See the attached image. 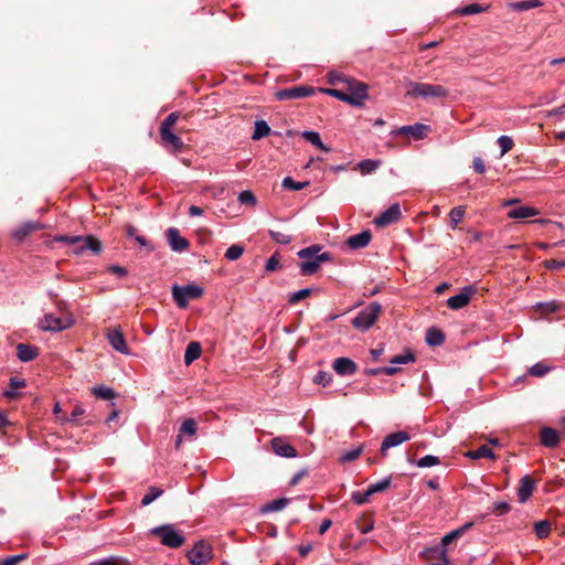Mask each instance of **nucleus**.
Returning a JSON list of instances; mask_svg holds the SVG:
<instances>
[{
  "label": "nucleus",
  "mask_w": 565,
  "mask_h": 565,
  "mask_svg": "<svg viewBox=\"0 0 565 565\" xmlns=\"http://www.w3.org/2000/svg\"><path fill=\"white\" fill-rule=\"evenodd\" d=\"M322 249L320 245H311L306 248L300 249L297 255L301 259L299 264L300 273L303 276H311L316 274L321 264L324 262H329L331 259V254L328 252H323L319 254Z\"/></svg>",
  "instance_id": "1"
},
{
  "label": "nucleus",
  "mask_w": 565,
  "mask_h": 565,
  "mask_svg": "<svg viewBox=\"0 0 565 565\" xmlns=\"http://www.w3.org/2000/svg\"><path fill=\"white\" fill-rule=\"evenodd\" d=\"M407 95L417 96L423 99L445 98L448 96V89L441 85L409 82Z\"/></svg>",
  "instance_id": "2"
},
{
  "label": "nucleus",
  "mask_w": 565,
  "mask_h": 565,
  "mask_svg": "<svg viewBox=\"0 0 565 565\" xmlns=\"http://www.w3.org/2000/svg\"><path fill=\"white\" fill-rule=\"evenodd\" d=\"M151 534L158 536L162 545L178 548L183 545L185 537L172 524H163L151 530Z\"/></svg>",
  "instance_id": "3"
},
{
  "label": "nucleus",
  "mask_w": 565,
  "mask_h": 565,
  "mask_svg": "<svg viewBox=\"0 0 565 565\" xmlns=\"http://www.w3.org/2000/svg\"><path fill=\"white\" fill-rule=\"evenodd\" d=\"M202 295L203 288L194 284L172 287V297L179 308H185L190 300L198 299Z\"/></svg>",
  "instance_id": "4"
},
{
  "label": "nucleus",
  "mask_w": 565,
  "mask_h": 565,
  "mask_svg": "<svg viewBox=\"0 0 565 565\" xmlns=\"http://www.w3.org/2000/svg\"><path fill=\"white\" fill-rule=\"evenodd\" d=\"M380 311L381 306L377 302L370 303L352 319V326L358 330L366 331L373 326Z\"/></svg>",
  "instance_id": "5"
},
{
  "label": "nucleus",
  "mask_w": 565,
  "mask_h": 565,
  "mask_svg": "<svg viewBox=\"0 0 565 565\" xmlns=\"http://www.w3.org/2000/svg\"><path fill=\"white\" fill-rule=\"evenodd\" d=\"M73 319L70 316L55 317L53 313H46L40 320L39 326L44 331H63L73 324Z\"/></svg>",
  "instance_id": "6"
},
{
  "label": "nucleus",
  "mask_w": 565,
  "mask_h": 565,
  "mask_svg": "<svg viewBox=\"0 0 565 565\" xmlns=\"http://www.w3.org/2000/svg\"><path fill=\"white\" fill-rule=\"evenodd\" d=\"M212 557V546L204 541L195 543L194 546L188 552V558L192 565H202L211 561Z\"/></svg>",
  "instance_id": "7"
},
{
  "label": "nucleus",
  "mask_w": 565,
  "mask_h": 565,
  "mask_svg": "<svg viewBox=\"0 0 565 565\" xmlns=\"http://www.w3.org/2000/svg\"><path fill=\"white\" fill-rule=\"evenodd\" d=\"M411 362H415V355H395L394 359L391 360L390 366H383V367H372L366 369L365 373L367 375H394L398 371L397 365L402 364H408Z\"/></svg>",
  "instance_id": "8"
},
{
  "label": "nucleus",
  "mask_w": 565,
  "mask_h": 565,
  "mask_svg": "<svg viewBox=\"0 0 565 565\" xmlns=\"http://www.w3.org/2000/svg\"><path fill=\"white\" fill-rule=\"evenodd\" d=\"M315 89L310 86H294L278 90L275 96L278 100L301 99L312 95Z\"/></svg>",
  "instance_id": "9"
},
{
  "label": "nucleus",
  "mask_w": 565,
  "mask_h": 565,
  "mask_svg": "<svg viewBox=\"0 0 565 565\" xmlns=\"http://www.w3.org/2000/svg\"><path fill=\"white\" fill-rule=\"evenodd\" d=\"M476 292V287L472 285L465 286L460 292H458L455 296H451L447 299V305L452 310H459L465 308L472 297V295Z\"/></svg>",
  "instance_id": "10"
},
{
  "label": "nucleus",
  "mask_w": 565,
  "mask_h": 565,
  "mask_svg": "<svg viewBox=\"0 0 565 565\" xmlns=\"http://www.w3.org/2000/svg\"><path fill=\"white\" fill-rule=\"evenodd\" d=\"M349 100L348 104L352 106H362L363 102L367 98V87L360 82L350 83L349 92L347 93Z\"/></svg>",
  "instance_id": "11"
},
{
  "label": "nucleus",
  "mask_w": 565,
  "mask_h": 565,
  "mask_svg": "<svg viewBox=\"0 0 565 565\" xmlns=\"http://www.w3.org/2000/svg\"><path fill=\"white\" fill-rule=\"evenodd\" d=\"M270 444L273 451L279 457L295 458L298 455L296 448L291 446L284 437L273 438Z\"/></svg>",
  "instance_id": "12"
},
{
  "label": "nucleus",
  "mask_w": 565,
  "mask_h": 565,
  "mask_svg": "<svg viewBox=\"0 0 565 565\" xmlns=\"http://www.w3.org/2000/svg\"><path fill=\"white\" fill-rule=\"evenodd\" d=\"M166 236L173 252L181 253L189 247L188 239L181 236L179 230L175 227H169L166 232Z\"/></svg>",
  "instance_id": "13"
},
{
  "label": "nucleus",
  "mask_w": 565,
  "mask_h": 565,
  "mask_svg": "<svg viewBox=\"0 0 565 565\" xmlns=\"http://www.w3.org/2000/svg\"><path fill=\"white\" fill-rule=\"evenodd\" d=\"M430 127L420 122H416L414 125L402 126L396 129L394 132L398 135H408L412 136L415 140L424 139L429 132Z\"/></svg>",
  "instance_id": "14"
},
{
  "label": "nucleus",
  "mask_w": 565,
  "mask_h": 565,
  "mask_svg": "<svg viewBox=\"0 0 565 565\" xmlns=\"http://www.w3.org/2000/svg\"><path fill=\"white\" fill-rule=\"evenodd\" d=\"M401 217V207L399 204L395 203L388 206L384 212H382L376 218L375 224L379 226H387Z\"/></svg>",
  "instance_id": "15"
},
{
  "label": "nucleus",
  "mask_w": 565,
  "mask_h": 565,
  "mask_svg": "<svg viewBox=\"0 0 565 565\" xmlns=\"http://www.w3.org/2000/svg\"><path fill=\"white\" fill-rule=\"evenodd\" d=\"M73 246L74 253L77 255L86 250H90L93 254H98L102 250L100 242L92 236H82V241H78Z\"/></svg>",
  "instance_id": "16"
},
{
  "label": "nucleus",
  "mask_w": 565,
  "mask_h": 565,
  "mask_svg": "<svg viewBox=\"0 0 565 565\" xmlns=\"http://www.w3.org/2000/svg\"><path fill=\"white\" fill-rule=\"evenodd\" d=\"M372 239V233L370 230H364L355 235H351L347 238V245L350 249L356 250L366 247Z\"/></svg>",
  "instance_id": "17"
},
{
  "label": "nucleus",
  "mask_w": 565,
  "mask_h": 565,
  "mask_svg": "<svg viewBox=\"0 0 565 565\" xmlns=\"http://www.w3.org/2000/svg\"><path fill=\"white\" fill-rule=\"evenodd\" d=\"M534 488L535 480L529 475L523 476L520 480V486L518 490L519 501L521 503L526 502L532 495Z\"/></svg>",
  "instance_id": "18"
},
{
  "label": "nucleus",
  "mask_w": 565,
  "mask_h": 565,
  "mask_svg": "<svg viewBox=\"0 0 565 565\" xmlns=\"http://www.w3.org/2000/svg\"><path fill=\"white\" fill-rule=\"evenodd\" d=\"M409 439V435L406 431L399 430L387 435L381 445V451L384 452L390 448L399 446L404 441Z\"/></svg>",
  "instance_id": "19"
},
{
  "label": "nucleus",
  "mask_w": 565,
  "mask_h": 565,
  "mask_svg": "<svg viewBox=\"0 0 565 565\" xmlns=\"http://www.w3.org/2000/svg\"><path fill=\"white\" fill-rule=\"evenodd\" d=\"M107 340L115 351L119 353H127V344L120 330H109L107 332Z\"/></svg>",
  "instance_id": "20"
},
{
  "label": "nucleus",
  "mask_w": 565,
  "mask_h": 565,
  "mask_svg": "<svg viewBox=\"0 0 565 565\" xmlns=\"http://www.w3.org/2000/svg\"><path fill=\"white\" fill-rule=\"evenodd\" d=\"M333 369L339 375H352L355 370V363L348 358H339L333 362Z\"/></svg>",
  "instance_id": "21"
},
{
  "label": "nucleus",
  "mask_w": 565,
  "mask_h": 565,
  "mask_svg": "<svg viewBox=\"0 0 565 565\" xmlns=\"http://www.w3.org/2000/svg\"><path fill=\"white\" fill-rule=\"evenodd\" d=\"M537 214H539V210H536L535 207L529 206V205H522V206L511 209L508 212V217L522 220V218L535 216Z\"/></svg>",
  "instance_id": "22"
},
{
  "label": "nucleus",
  "mask_w": 565,
  "mask_h": 565,
  "mask_svg": "<svg viewBox=\"0 0 565 565\" xmlns=\"http://www.w3.org/2000/svg\"><path fill=\"white\" fill-rule=\"evenodd\" d=\"M559 443L558 433L550 427H544L541 430V444L548 448H554Z\"/></svg>",
  "instance_id": "23"
},
{
  "label": "nucleus",
  "mask_w": 565,
  "mask_h": 565,
  "mask_svg": "<svg viewBox=\"0 0 565 565\" xmlns=\"http://www.w3.org/2000/svg\"><path fill=\"white\" fill-rule=\"evenodd\" d=\"M42 225L39 222H26L13 232V237L18 241L24 239L29 234L41 230Z\"/></svg>",
  "instance_id": "24"
},
{
  "label": "nucleus",
  "mask_w": 565,
  "mask_h": 565,
  "mask_svg": "<svg viewBox=\"0 0 565 565\" xmlns=\"http://www.w3.org/2000/svg\"><path fill=\"white\" fill-rule=\"evenodd\" d=\"M160 137L167 145L173 147L174 150H180L183 146L182 140L171 129L160 128Z\"/></svg>",
  "instance_id": "25"
},
{
  "label": "nucleus",
  "mask_w": 565,
  "mask_h": 565,
  "mask_svg": "<svg viewBox=\"0 0 565 565\" xmlns=\"http://www.w3.org/2000/svg\"><path fill=\"white\" fill-rule=\"evenodd\" d=\"M472 522H467L462 526L447 533L441 537L440 543L443 545L448 546L449 544L461 537L472 526Z\"/></svg>",
  "instance_id": "26"
},
{
  "label": "nucleus",
  "mask_w": 565,
  "mask_h": 565,
  "mask_svg": "<svg viewBox=\"0 0 565 565\" xmlns=\"http://www.w3.org/2000/svg\"><path fill=\"white\" fill-rule=\"evenodd\" d=\"M465 456L467 458H470V459H473V460H479V459H482V458H488V459H494L495 458L494 452L487 445H482L479 448H477L476 450H469V451H467L465 454Z\"/></svg>",
  "instance_id": "27"
},
{
  "label": "nucleus",
  "mask_w": 565,
  "mask_h": 565,
  "mask_svg": "<svg viewBox=\"0 0 565 565\" xmlns=\"http://www.w3.org/2000/svg\"><path fill=\"white\" fill-rule=\"evenodd\" d=\"M426 342L431 347H437L444 343L445 334L440 329L429 328L426 331Z\"/></svg>",
  "instance_id": "28"
},
{
  "label": "nucleus",
  "mask_w": 565,
  "mask_h": 565,
  "mask_svg": "<svg viewBox=\"0 0 565 565\" xmlns=\"http://www.w3.org/2000/svg\"><path fill=\"white\" fill-rule=\"evenodd\" d=\"M25 386V380L12 376L9 381V387L3 392L4 396L12 399L17 397V391Z\"/></svg>",
  "instance_id": "29"
},
{
  "label": "nucleus",
  "mask_w": 565,
  "mask_h": 565,
  "mask_svg": "<svg viewBox=\"0 0 565 565\" xmlns=\"http://www.w3.org/2000/svg\"><path fill=\"white\" fill-rule=\"evenodd\" d=\"M301 136L311 145L316 146L322 151H329L330 149L322 142L319 132L315 130H305Z\"/></svg>",
  "instance_id": "30"
},
{
  "label": "nucleus",
  "mask_w": 565,
  "mask_h": 565,
  "mask_svg": "<svg viewBox=\"0 0 565 565\" xmlns=\"http://www.w3.org/2000/svg\"><path fill=\"white\" fill-rule=\"evenodd\" d=\"M85 408L81 404H76L70 416H61L58 417V422H61L62 424L78 423L81 418L85 415Z\"/></svg>",
  "instance_id": "31"
},
{
  "label": "nucleus",
  "mask_w": 565,
  "mask_h": 565,
  "mask_svg": "<svg viewBox=\"0 0 565 565\" xmlns=\"http://www.w3.org/2000/svg\"><path fill=\"white\" fill-rule=\"evenodd\" d=\"M271 132L270 127L265 120H257L255 122L254 132L252 136L253 140H259Z\"/></svg>",
  "instance_id": "32"
},
{
  "label": "nucleus",
  "mask_w": 565,
  "mask_h": 565,
  "mask_svg": "<svg viewBox=\"0 0 565 565\" xmlns=\"http://www.w3.org/2000/svg\"><path fill=\"white\" fill-rule=\"evenodd\" d=\"M289 500L286 498H279L276 500H273L271 502L267 503L262 508V512L269 513V512H277L285 509L288 504Z\"/></svg>",
  "instance_id": "33"
},
{
  "label": "nucleus",
  "mask_w": 565,
  "mask_h": 565,
  "mask_svg": "<svg viewBox=\"0 0 565 565\" xmlns=\"http://www.w3.org/2000/svg\"><path fill=\"white\" fill-rule=\"evenodd\" d=\"M196 422L192 418L185 419L179 428V433L186 437H193L196 434Z\"/></svg>",
  "instance_id": "34"
},
{
  "label": "nucleus",
  "mask_w": 565,
  "mask_h": 565,
  "mask_svg": "<svg viewBox=\"0 0 565 565\" xmlns=\"http://www.w3.org/2000/svg\"><path fill=\"white\" fill-rule=\"evenodd\" d=\"M281 185L286 190L299 191V190L307 188L309 185V182L308 181L299 182V181H295L291 177H286V178H284Z\"/></svg>",
  "instance_id": "35"
},
{
  "label": "nucleus",
  "mask_w": 565,
  "mask_h": 565,
  "mask_svg": "<svg viewBox=\"0 0 565 565\" xmlns=\"http://www.w3.org/2000/svg\"><path fill=\"white\" fill-rule=\"evenodd\" d=\"M380 167V161L365 159L358 163V168L362 174H370L374 172Z\"/></svg>",
  "instance_id": "36"
},
{
  "label": "nucleus",
  "mask_w": 565,
  "mask_h": 565,
  "mask_svg": "<svg viewBox=\"0 0 565 565\" xmlns=\"http://www.w3.org/2000/svg\"><path fill=\"white\" fill-rule=\"evenodd\" d=\"M392 483V478L391 477H386L377 482H374L372 484L369 486V491L371 492V494H375V493H379V492H383L385 491L386 489H388V487L391 486Z\"/></svg>",
  "instance_id": "37"
},
{
  "label": "nucleus",
  "mask_w": 565,
  "mask_h": 565,
  "mask_svg": "<svg viewBox=\"0 0 565 565\" xmlns=\"http://www.w3.org/2000/svg\"><path fill=\"white\" fill-rule=\"evenodd\" d=\"M534 531L539 539H545L550 535L551 524L546 520L539 521L534 524Z\"/></svg>",
  "instance_id": "38"
},
{
  "label": "nucleus",
  "mask_w": 565,
  "mask_h": 565,
  "mask_svg": "<svg viewBox=\"0 0 565 565\" xmlns=\"http://www.w3.org/2000/svg\"><path fill=\"white\" fill-rule=\"evenodd\" d=\"M162 493H163V491L159 488H156V487L149 488L148 492L141 499V504L143 507L149 505L156 499H158Z\"/></svg>",
  "instance_id": "39"
},
{
  "label": "nucleus",
  "mask_w": 565,
  "mask_h": 565,
  "mask_svg": "<svg viewBox=\"0 0 565 565\" xmlns=\"http://www.w3.org/2000/svg\"><path fill=\"white\" fill-rule=\"evenodd\" d=\"M550 370H551L550 365H547L544 362H539L529 369V374L536 376V377H542L545 374H547L550 372Z\"/></svg>",
  "instance_id": "40"
},
{
  "label": "nucleus",
  "mask_w": 565,
  "mask_h": 565,
  "mask_svg": "<svg viewBox=\"0 0 565 565\" xmlns=\"http://www.w3.org/2000/svg\"><path fill=\"white\" fill-rule=\"evenodd\" d=\"M312 292L311 288H303L300 290H297L295 292L289 294L288 296V302L290 305H295L299 302L300 300L305 299L306 297L310 296Z\"/></svg>",
  "instance_id": "41"
},
{
  "label": "nucleus",
  "mask_w": 565,
  "mask_h": 565,
  "mask_svg": "<svg viewBox=\"0 0 565 565\" xmlns=\"http://www.w3.org/2000/svg\"><path fill=\"white\" fill-rule=\"evenodd\" d=\"M465 209L462 206L454 207L449 213L450 225L455 228L463 218Z\"/></svg>",
  "instance_id": "42"
},
{
  "label": "nucleus",
  "mask_w": 565,
  "mask_h": 565,
  "mask_svg": "<svg viewBox=\"0 0 565 565\" xmlns=\"http://www.w3.org/2000/svg\"><path fill=\"white\" fill-rule=\"evenodd\" d=\"M439 463H440L439 458L437 456H433V455H426L416 461V466L419 468H428V467L437 466Z\"/></svg>",
  "instance_id": "43"
},
{
  "label": "nucleus",
  "mask_w": 565,
  "mask_h": 565,
  "mask_svg": "<svg viewBox=\"0 0 565 565\" xmlns=\"http://www.w3.org/2000/svg\"><path fill=\"white\" fill-rule=\"evenodd\" d=\"M243 253L244 247L238 244H234L226 249L225 258L228 260H237L243 255Z\"/></svg>",
  "instance_id": "44"
},
{
  "label": "nucleus",
  "mask_w": 565,
  "mask_h": 565,
  "mask_svg": "<svg viewBox=\"0 0 565 565\" xmlns=\"http://www.w3.org/2000/svg\"><path fill=\"white\" fill-rule=\"evenodd\" d=\"M500 149H501V156H504L513 148V139L510 136H500L497 140Z\"/></svg>",
  "instance_id": "45"
},
{
  "label": "nucleus",
  "mask_w": 565,
  "mask_h": 565,
  "mask_svg": "<svg viewBox=\"0 0 565 565\" xmlns=\"http://www.w3.org/2000/svg\"><path fill=\"white\" fill-rule=\"evenodd\" d=\"M93 394L97 397V398H102V399H110L115 396V393L114 391L110 388V387H107V386H95L93 388Z\"/></svg>",
  "instance_id": "46"
},
{
  "label": "nucleus",
  "mask_w": 565,
  "mask_h": 565,
  "mask_svg": "<svg viewBox=\"0 0 565 565\" xmlns=\"http://www.w3.org/2000/svg\"><path fill=\"white\" fill-rule=\"evenodd\" d=\"M536 308L540 309L543 313H552L559 310L561 303L557 301L539 302Z\"/></svg>",
  "instance_id": "47"
},
{
  "label": "nucleus",
  "mask_w": 565,
  "mask_h": 565,
  "mask_svg": "<svg viewBox=\"0 0 565 565\" xmlns=\"http://www.w3.org/2000/svg\"><path fill=\"white\" fill-rule=\"evenodd\" d=\"M238 202L241 204H250V205H256L257 203V198L255 196V194L249 191V190H244L242 191L239 194H238Z\"/></svg>",
  "instance_id": "48"
},
{
  "label": "nucleus",
  "mask_w": 565,
  "mask_h": 565,
  "mask_svg": "<svg viewBox=\"0 0 565 565\" xmlns=\"http://www.w3.org/2000/svg\"><path fill=\"white\" fill-rule=\"evenodd\" d=\"M371 495H372L371 492L369 491V489H366V491H364V492H360V491L353 492L351 495V499L355 504L362 505L370 500Z\"/></svg>",
  "instance_id": "49"
},
{
  "label": "nucleus",
  "mask_w": 565,
  "mask_h": 565,
  "mask_svg": "<svg viewBox=\"0 0 565 565\" xmlns=\"http://www.w3.org/2000/svg\"><path fill=\"white\" fill-rule=\"evenodd\" d=\"M331 380L332 374L324 371H319L313 377V382L322 386H327L328 384H330Z\"/></svg>",
  "instance_id": "50"
},
{
  "label": "nucleus",
  "mask_w": 565,
  "mask_h": 565,
  "mask_svg": "<svg viewBox=\"0 0 565 565\" xmlns=\"http://www.w3.org/2000/svg\"><path fill=\"white\" fill-rule=\"evenodd\" d=\"M268 234L278 244L287 245L291 242L290 236L284 233L269 230Z\"/></svg>",
  "instance_id": "51"
},
{
  "label": "nucleus",
  "mask_w": 565,
  "mask_h": 565,
  "mask_svg": "<svg viewBox=\"0 0 565 565\" xmlns=\"http://www.w3.org/2000/svg\"><path fill=\"white\" fill-rule=\"evenodd\" d=\"M541 2L540 0H525L520 1L514 4V8L519 11L530 10L536 7H540Z\"/></svg>",
  "instance_id": "52"
},
{
  "label": "nucleus",
  "mask_w": 565,
  "mask_h": 565,
  "mask_svg": "<svg viewBox=\"0 0 565 565\" xmlns=\"http://www.w3.org/2000/svg\"><path fill=\"white\" fill-rule=\"evenodd\" d=\"M322 92L327 95H330V96L339 99V100H342L345 103H348V100H349L348 94L344 93L343 90L334 89V88H324V89H322Z\"/></svg>",
  "instance_id": "53"
},
{
  "label": "nucleus",
  "mask_w": 565,
  "mask_h": 565,
  "mask_svg": "<svg viewBox=\"0 0 565 565\" xmlns=\"http://www.w3.org/2000/svg\"><path fill=\"white\" fill-rule=\"evenodd\" d=\"M361 452H362V449H361V448H354V449H351V450H349V451H345V452L341 456L340 460H341L342 462H350V461H353V460H355V459H358V458L360 457Z\"/></svg>",
  "instance_id": "54"
},
{
  "label": "nucleus",
  "mask_w": 565,
  "mask_h": 565,
  "mask_svg": "<svg viewBox=\"0 0 565 565\" xmlns=\"http://www.w3.org/2000/svg\"><path fill=\"white\" fill-rule=\"evenodd\" d=\"M510 504L504 501H499L493 504V512L497 515H504L510 511Z\"/></svg>",
  "instance_id": "55"
},
{
  "label": "nucleus",
  "mask_w": 565,
  "mask_h": 565,
  "mask_svg": "<svg viewBox=\"0 0 565 565\" xmlns=\"http://www.w3.org/2000/svg\"><path fill=\"white\" fill-rule=\"evenodd\" d=\"M26 557H28L26 554H18V555L8 556L7 558H4L1 562V565H17L20 562L24 561Z\"/></svg>",
  "instance_id": "56"
},
{
  "label": "nucleus",
  "mask_w": 565,
  "mask_h": 565,
  "mask_svg": "<svg viewBox=\"0 0 565 565\" xmlns=\"http://www.w3.org/2000/svg\"><path fill=\"white\" fill-rule=\"evenodd\" d=\"M544 267L550 270H559L565 267V260L548 259L544 262Z\"/></svg>",
  "instance_id": "57"
},
{
  "label": "nucleus",
  "mask_w": 565,
  "mask_h": 565,
  "mask_svg": "<svg viewBox=\"0 0 565 565\" xmlns=\"http://www.w3.org/2000/svg\"><path fill=\"white\" fill-rule=\"evenodd\" d=\"M178 118H179V114L178 113L169 114L166 117V119L161 122L160 128L171 129L172 126L177 122Z\"/></svg>",
  "instance_id": "58"
},
{
  "label": "nucleus",
  "mask_w": 565,
  "mask_h": 565,
  "mask_svg": "<svg viewBox=\"0 0 565 565\" xmlns=\"http://www.w3.org/2000/svg\"><path fill=\"white\" fill-rule=\"evenodd\" d=\"M483 9L479 4H469V6H466L465 8H462L460 10V13L463 15H470V14L479 13Z\"/></svg>",
  "instance_id": "59"
},
{
  "label": "nucleus",
  "mask_w": 565,
  "mask_h": 565,
  "mask_svg": "<svg viewBox=\"0 0 565 565\" xmlns=\"http://www.w3.org/2000/svg\"><path fill=\"white\" fill-rule=\"evenodd\" d=\"M17 353H19V354H22V353H38V348L34 347V345L26 344V343H19L17 345Z\"/></svg>",
  "instance_id": "60"
},
{
  "label": "nucleus",
  "mask_w": 565,
  "mask_h": 565,
  "mask_svg": "<svg viewBox=\"0 0 565 565\" xmlns=\"http://www.w3.org/2000/svg\"><path fill=\"white\" fill-rule=\"evenodd\" d=\"M438 546L439 545H435V546H431V547H426L422 551L420 555L422 557L426 558V559H433V558H436L437 556V550H438Z\"/></svg>",
  "instance_id": "61"
},
{
  "label": "nucleus",
  "mask_w": 565,
  "mask_h": 565,
  "mask_svg": "<svg viewBox=\"0 0 565 565\" xmlns=\"http://www.w3.org/2000/svg\"><path fill=\"white\" fill-rule=\"evenodd\" d=\"M278 265H279V259H278L277 255H273L266 262L265 269L267 271H273V270H275L278 267Z\"/></svg>",
  "instance_id": "62"
},
{
  "label": "nucleus",
  "mask_w": 565,
  "mask_h": 565,
  "mask_svg": "<svg viewBox=\"0 0 565 565\" xmlns=\"http://www.w3.org/2000/svg\"><path fill=\"white\" fill-rule=\"evenodd\" d=\"M141 247H145L147 248L149 252H152L153 250V246L151 245V243L145 237V236H141V235H136L135 238H134Z\"/></svg>",
  "instance_id": "63"
},
{
  "label": "nucleus",
  "mask_w": 565,
  "mask_h": 565,
  "mask_svg": "<svg viewBox=\"0 0 565 565\" xmlns=\"http://www.w3.org/2000/svg\"><path fill=\"white\" fill-rule=\"evenodd\" d=\"M472 167H473V170L477 172V173H483L484 170H486V167H484V163H483V160L480 158V157H476L472 161Z\"/></svg>",
  "instance_id": "64"
}]
</instances>
